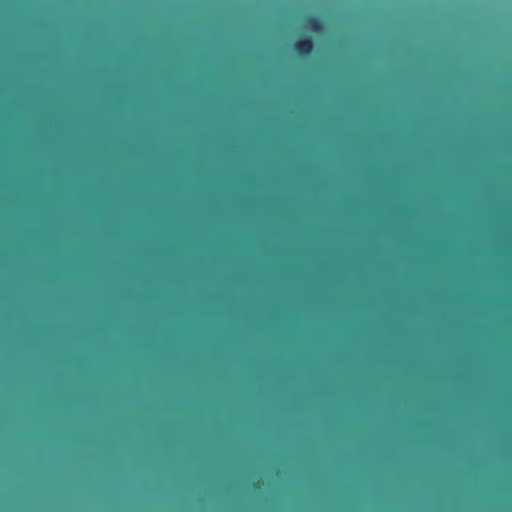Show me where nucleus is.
I'll use <instances>...</instances> for the list:
<instances>
[{
	"instance_id": "f257e3e1",
	"label": "nucleus",
	"mask_w": 512,
	"mask_h": 512,
	"mask_svg": "<svg viewBox=\"0 0 512 512\" xmlns=\"http://www.w3.org/2000/svg\"><path fill=\"white\" fill-rule=\"evenodd\" d=\"M314 49V43L311 37H303L298 40L293 45V51L300 57L306 58L311 55Z\"/></svg>"
},
{
	"instance_id": "f03ea898",
	"label": "nucleus",
	"mask_w": 512,
	"mask_h": 512,
	"mask_svg": "<svg viewBox=\"0 0 512 512\" xmlns=\"http://www.w3.org/2000/svg\"><path fill=\"white\" fill-rule=\"evenodd\" d=\"M306 24H307V27L315 32V33H318L320 31H322L323 29V24H322V21L317 18V17H314V16H310L306 19Z\"/></svg>"
}]
</instances>
